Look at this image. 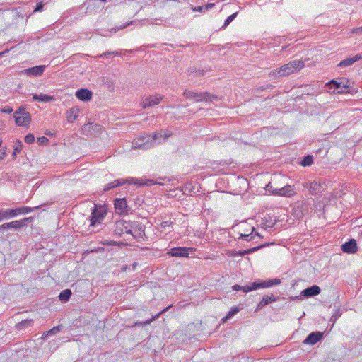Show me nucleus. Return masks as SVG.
<instances>
[{
    "instance_id": "c03bdc74",
    "label": "nucleus",
    "mask_w": 362,
    "mask_h": 362,
    "mask_svg": "<svg viewBox=\"0 0 362 362\" xmlns=\"http://www.w3.org/2000/svg\"><path fill=\"white\" fill-rule=\"evenodd\" d=\"M213 6L212 4H208L207 6H197V7H194L193 8V11H199V12H202V11H206L209 7H211Z\"/></svg>"
},
{
    "instance_id": "6e6552de",
    "label": "nucleus",
    "mask_w": 362,
    "mask_h": 362,
    "mask_svg": "<svg viewBox=\"0 0 362 362\" xmlns=\"http://www.w3.org/2000/svg\"><path fill=\"white\" fill-rule=\"evenodd\" d=\"M133 180H134L133 177H128L127 179L115 180L114 181L110 182L104 186L103 192H105L109 190L113 189L115 188L121 187L127 183L130 184V183H132V181H133Z\"/></svg>"
},
{
    "instance_id": "f03ea898",
    "label": "nucleus",
    "mask_w": 362,
    "mask_h": 362,
    "mask_svg": "<svg viewBox=\"0 0 362 362\" xmlns=\"http://www.w3.org/2000/svg\"><path fill=\"white\" fill-rule=\"evenodd\" d=\"M304 66V64L300 60H294L288 62L286 64H284L281 67L278 69H275L272 71L269 75L270 76H286L289 74L293 73L295 71L300 70Z\"/></svg>"
},
{
    "instance_id": "c756f323",
    "label": "nucleus",
    "mask_w": 362,
    "mask_h": 362,
    "mask_svg": "<svg viewBox=\"0 0 362 362\" xmlns=\"http://www.w3.org/2000/svg\"><path fill=\"white\" fill-rule=\"evenodd\" d=\"M33 324V320H24L16 324V327L18 329H23L31 327Z\"/></svg>"
},
{
    "instance_id": "393cba45",
    "label": "nucleus",
    "mask_w": 362,
    "mask_h": 362,
    "mask_svg": "<svg viewBox=\"0 0 362 362\" xmlns=\"http://www.w3.org/2000/svg\"><path fill=\"white\" fill-rule=\"evenodd\" d=\"M216 98V96L214 95L210 94L208 92H204V93H197V98H194L196 102H201V101H212L213 99Z\"/></svg>"
},
{
    "instance_id": "37998d69",
    "label": "nucleus",
    "mask_w": 362,
    "mask_h": 362,
    "mask_svg": "<svg viewBox=\"0 0 362 362\" xmlns=\"http://www.w3.org/2000/svg\"><path fill=\"white\" fill-rule=\"evenodd\" d=\"M342 314V312L337 309L335 313L332 315L330 318V321L334 323L338 317H339Z\"/></svg>"
},
{
    "instance_id": "09e8293b",
    "label": "nucleus",
    "mask_w": 362,
    "mask_h": 362,
    "mask_svg": "<svg viewBox=\"0 0 362 362\" xmlns=\"http://www.w3.org/2000/svg\"><path fill=\"white\" fill-rule=\"evenodd\" d=\"M88 125L90 126L89 127H91L95 131H100L102 128V127L98 124H93V123H88Z\"/></svg>"
},
{
    "instance_id": "c85d7f7f",
    "label": "nucleus",
    "mask_w": 362,
    "mask_h": 362,
    "mask_svg": "<svg viewBox=\"0 0 362 362\" xmlns=\"http://www.w3.org/2000/svg\"><path fill=\"white\" fill-rule=\"evenodd\" d=\"M171 306L172 305L168 306L167 308H165V309L161 310L160 313H158L157 315L153 316L152 318H151V319H149V320H146L145 322H136L135 325L145 326V325H150L153 320H156L160 316V315L165 313L170 308H171Z\"/></svg>"
},
{
    "instance_id": "13d9d810",
    "label": "nucleus",
    "mask_w": 362,
    "mask_h": 362,
    "mask_svg": "<svg viewBox=\"0 0 362 362\" xmlns=\"http://www.w3.org/2000/svg\"><path fill=\"white\" fill-rule=\"evenodd\" d=\"M131 23H132V22L130 23V24H131ZM128 25H129V23H128V24H126V25H124L121 26V28H126Z\"/></svg>"
},
{
    "instance_id": "a18cd8bd",
    "label": "nucleus",
    "mask_w": 362,
    "mask_h": 362,
    "mask_svg": "<svg viewBox=\"0 0 362 362\" xmlns=\"http://www.w3.org/2000/svg\"><path fill=\"white\" fill-rule=\"evenodd\" d=\"M111 55L117 56L119 55L118 52H105L100 55H98V57L104 58V57H108Z\"/></svg>"
},
{
    "instance_id": "5701e85b",
    "label": "nucleus",
    "mask_w": 362,
    "mask_h": 362,
    "mask_svg": "<svg viewBox=\"0 0 362 362\" xmlns=\"http://www.w3.org/2000/svg\"><path fill=\"white\" fill-rule=\"evenodd\" d=\"M276 300H277V298L275 296H274L273 295H271V296H267H267H264L262 297V300L258 303V305L257 306V308H256V311L257 310H259L260 309H262L265 305H268L269 303L276 302Z\"/></svg>"
},
{
    "instance_id": "0e129e2a",
    "label": "nucleus",
    "mask_w": 362,
    "mask_h": 362,
    "mask_svg": "<svg viewBox=\"0 0 362 362\" xmlns=\"http://www.w3.org/2000/svg\"><path fill=\"white\" fill-rule=\"evenodd\" d=\"M1 144H2V141H1V139H0V146L1 145Z\"/></svg>"
},
{
    "instance_id": "bb28decb",
    "label": "nucleus",
    "mask_w": 362,
    "mask_h": 362,
    "mask_svg": "<svg viewBox=\"0 0 362 362\" xmlns=\"http://www.w3.org/2000/svg\"><path fill=\"white\" fill-rule=\"evenodd\" d=\"M206 72V70L195 66H190L187 69L188 75L194 76H204Z\"/></svg>"
},
{
    "instance_id": "58836bf2",
    "label": "nucleus",
    "mask_w": 362,
    "mask_h": 362,
    "mask_svg": "<svg viewBox=\"0 0 362 362\" xmlns=\"http://www.w3.org/2000/svg\"><path fill=\"white\" fill-rule=\"evenodd\" d=\"M183 95L187 99H190V98L194 99L197 98V93L194 92V91L189 90H185L183 92Z\"/></svg>"
},
{
    "instance_id": "052dcab7",
    "label": "nucleus",
    "mask_w": 362,
    "mask_h": 362,
    "mask_svg": "<svg viewBox=\"0 0 362 362\" xmlns=\"http://www.w3.org/2000/svg\"><path fill=\"white\" fill-rule=\"evenodd\" d=\"M255 235H257V236L261 237V235H259V233H255Z\"/></svg>"
},
{
    "instance_id": "473e14b6",
    "label": "nucleus",
    "mask_w": 362,
    "mask_h": 362,
    "mask_svg": "<svg viewBox=\"0 0 362 362\" xmlns=\"http://www.w3.org/2000/svg\"><path fill=\"white\" fill-rule=\"evenodd\" d=\"M266 191L269 192L272 194L277 195L278 194V187L275 186V183L273 182H269L266 185Z\"/></svg>"
},
{
    "instance_id": "ddd939ff",
    "label": "nucleus",
    "mask_w": 362,
    "mask_h": 362,
    "mask_svg": "<svg viewBox=\"0 0 362 362\" xmlns=\"http://www.w3.org/2000/svg\"><path fill=\"white\" fill-rule=\"evenodd\" d=\"M171 135L172 134L167 129H161L151 134L152 137L155 138V144L156 142L159 144L165 142Z\"/></svg>"
},
{
    "instance_id": "603ef678",
    "label": "nucleus",
    "mask_w": 362,
    "mask_h": 362,
    "mask_svg": "<svg viewBox=\"0 0 362 362\" xmlns=\"http://www.w3.org/2000/svg\"><path fill=\"white\" fill-rule=\"evenodd\" d=\"M25 110L22 107H19L14 113V115H22L23 111Z\"/></svg>"
},
{
    "instance_id": "cd10ccee",
    "label": "nucleus",
    "mask_w": 362,
    "mask_h": 362,
    "mask_svg": "<svg viewBox=\"0 0 362 362\" xmlns=\"http://www.w3.org/2000/svg\"><path fill=\"white\" fill-rule=\"evenodd\" d=\"M132 182L137 186H143V185L151 186V185H153L158 183L157 182H156L151 179H146L145 180H143L141 179H135V178H134V180L132 181Z\"/></svg>"
},
{
    "instance_id": "412c9836",
    "label": "nucleus",
    "mask_w": 362,
    "mask_h": 362,
    "mask_svg": "<svg viewBox=\"0 0 362 362\" xmlns=\"http://www.w3.org/2000/svg\"><path fill=\"white\" fill-rule=\"evenodd\" d=\"M269 245H270L269 243H267V244H263V245H259V246H257V247H254L252 248L247 249V250H240V251H235H235L233 252L232 255L233 256L243 257L245 255L252 253V252H254L255 251H257L258 250H259L261 248H263V247H264L266 246H268Z\"/></svg>"
},
{
    "instance_id": "b1692460",
    "label": "nucleus",
    "mask_w": 362,
    "mask_h": 362,
    "mask_svg": "<svg viewBox=\"0 0 362 362\" xmlns=\"http://www.w3.org/2000/svg\"><path fill=\"white\" fill-rule=\"evenodd\" d=\"M79 113V109L76 107L70 108L66 112V118L68 122H74L78 117Z\"/></svg>"
},
{
    "instance_id": "a211bd4d",
    "label": "nucleus",
    "mask_w": 362,
    "mask_h": 362,
    "mask_svg": "<svg viewBox=\"0 0 362 362\" xmlns=\"http://www.w3.org/2000/svg\"><path fill=\"white\" fill-rule=\"evenodd\" d=\"M115 211L118 214H123L127 211V203L125 198L116 199L115 200Z\"/></svg>"
},
{
    "instance_id": "e433bc0d",
    "label": "nucleus",
    "mask_w": 362,
    "mask_h": 362,
    "mask_svg": "<svg viewBox=\"0 0 362 362\" xmlns=\"http://www.w3.org/2000/svg\"><path fill=\"white\" fill-rule=\"evenodd\" d=\"M253 231H255V228L254 227L252 228V231H251L250 233H249V234H243V233H241L238 239V240H245L247 241H250V240H252L254 238V236H255L252 234Z\"/></svg>"
},
{
    "instance_id": "a878e982",
    "label": "nucleus",
    "mask_w": 362,
    "mask_h": 362,
    "mask_svg": "<svg viewBox=\"0 0 362 362\" xmlns=\"http://www.w3.org/2000/svg\"><path fill=\"white\" fill-rule=\"evenodd\" d=\"M33 100L34 101H42L45 103H49L54 101L55 100L54 96L52 95H48L46 94H35L33 96Z\"/></svg>"
},
{
    "instance_id": "680f3d73",
    "label": "nucleus",
    "mask_w": 362,
    "mask_h": 362,
    "mask_svg": "<svg viewBox=\"0 0 362 362\" xmlns=\"http://www.w3.org/2000/svg\"><path fill=\"white\" fill-rule=\"evenodd\" d=\"M3 54H4V53H3V52H1V53H0V57H1V56H3Z\"/></svg>"
},
{
    "instance_id": "8fccbe9b",
    "label": "nucleus",
    "mask_w": 362,
    "mask_h": 362,
    "mask_svg": "<svg viewBox=\"0 0 362 362\" xmlns=\"http://www.w3.org/2000/svg\"><path fill=\"white\" fill-rule=\"evenodd\" d=\"M1 111L4 113L10 114L13 112V108L11 107H5L4 108L1 109Z\"/></svg>"
},
{
    "instance_id": "39448f33",
    "label": "nucleus",
    "mask_w": 362,
    "mask_h": 362,
    "mask_svg": "<svg viewBox=\"0 0 362 362\" xmlns=\"http://www.w3.org/2000/svg\"><path fill=\"white\" fill-rule=\"evenodd\" d=\"M133 222L127 221L125 220H119L115 223V233L121 236L124 233L130 234Z\"/></svg>"
},
{
    "instance_id": "423d86ee",
    "label": "nucleus",
    "mask_w": 362,
    "mask_h": 362,
    "mask_svg": "<svg viewBox=\"0 0 362 362\" xmlns=\"http://www.w3.org/2000/svg\"><path fill=\"white\" fill-rule=\"evenodd\" d=\"M32 221V218H24L19 221H13L9 223H5L0 226V232H3L6 229L18 230L25 226L28 223Z\"/></svg>"
},
{
    "instance_id": "1a4fd4ad",
    "label": "nucleus",
    "mask_w": 362,
    "mask_h": 362,
    "mask_svg": "<svg viewBox=\"0 0 362 362\" xmlns=\"http://www.w3.org/2000/svg\"><path fill=\"white\" fill-rule=\"evenodd\" d=\"M326 86L329 89H332L334 93H343L348 90V86L343 84L341 82H337L336 80H331L326 83Z\"/></svg>"
},
{
    "instance_id": "6ab92c4d",
    "label": "nucleus",
    "mask_w": 362,
    "mask_h": 362,
    "mask_svg": "<svg viewBox=\"0 0 362 362\" xmlns=\"http://www.w3.org/2000/svg\"><path fill=\"white\" fill-rule=\"evenodd\" d=\"M188 250L187 247H174L169 250L168 252L172 257H188Z\"/></svg>"
},
{
    "instance_id": "2eb2a0df",
    "label": "nucleus",
    "mask_w": 362,
    "mask_h": 362,
    "mask_svg": "<svg viewBox=\"0 0 362 362\" xmlns=\"http://www.w3.org/2000/svg\"><path fill=\"white\" fill-rule=\"evenodd\" d=\"M357 243L354 239H351L342 244L341 249L344 252L351 254L357 251Z\"/></svg>"
},
{
    "instance_id": "4be33fe9",
    "label": "nucleus",
    "mask_w": 362,
    "mask_h": 362,
    "mask_svg": "<svg viewBox=\"0 0 362 362\" xmlns=\"http://www.w3.org/2000/svg\"><path fill=\"white\" fill-rule=\"evenodd\" d=\"M361 59H362L361 56L359 54H356L354 57H349V58H346V59L341 61L337 64V66L339 68L347 67V66L352 65L354 63L360 60Z\"/></svg>"
},
{
    "instance_id": "20e7f679",
    "label": "nucleus",
    "mask_w": 362,
    "mask_h": 362,
    "mask_svg": "<svg viewBox=\"0 0 362 362\" xmlns=\"http://www.w3.org/2000/svg\"><path fill=\"white\" fill-rule=\"evenodd\" d=\"M106 214V210L102 205L95 204L89 216L90 226H95L102 222Z\"/></svg>"
},
{
    "instance_id": "3c124183",
    "label": "nucleus",
    "mask_w": 362,
    "mask_h": 362,
    "mask_svg": "<svg viewBox=\"0 0 362 362\" xmlns=\"http://www.w3.org/2000/svg\"><path fill=\"white\" fill-rule=\"evenodd\" d=\"M43 6H44V5L42 3L37 4L34 9V11L35 12L42 11L43 9Z\"/></svg>"
},
{
    "instance_id": "9b49d317",
    "label": "nucleus",
    "mask_w": 362,
    "mask_h": 362,
    "mask_svg": "<svg viewBox=\"0 0 362 362\" xmlns=\"http://www.w3.org/2000/svg\"><path fill=\"white\" fill-rule=\"evenodd\" d=\"M14 117L18 126L28 127L31 121L30 114L25 110L23 111L22 115H14Z\"/></svg>"
},
{
    "instance_id": "79ce46f5",
    "label": "nucleus",
    "mask_w": 362,
    "mask_h": 362,
    "mask_svg": "<svg viewBox=\"0 0 362 362\" xmlns=\"http://www.w3.org/2000/svg\"><path fill=\"white\" fill-rule=\"evenodd\" d=\"M18 145L15 147L14 151L13 152V156L16 157L17 153H19L22 149L23 144L21 141H17Z\"/></svg>"
},
{
    "instance_id": "4468645a",
    "label": "nucleus",
    "mask_w": 362,
    "mask_h": 362,
    "mask_svg": "<svg viewBox=\"0 0 362 362\" xmlns=\"http://www.w3.org/2000/svg\"><path fill=\"white\" fill-rule=\"evenodd\" d=\"M45 67L46 66L45 65L35 66L30 68H28L25 69L23 72L28 76L37 77L42 75L45 70Z\"/></svg>"
},
{
    "instance_id": "4d7b16f0",
    "label": "nucleus",
    "mask_w": 362,
    "mask_h": 362,
    "mask_svg": "<svg viewBox=\"0 0 362 362\" xmlns=\"http://www.w3.org/2000/svg\"><path fill=\"white\" fill-rule=\"evenodd\" d=\"M167 225H168V222H167V221H165V222H163V223L161 224V226H163V227L166 226Z\"/></svg>"
},
{
    "instance_id": "4c0bfd02",
    "label": "nucleus",
    "mask_w": 362,
    "mask_h": 362,
    "mask_svg": "<svg viewBox=\"0 0 362 362\" xmlns=\"http://www.w3.org/2000/svg\"><path fill=\"white\" fill-rule=\"evenodd\" d=\"M238 15V12H235L233 14H231L230 16H229L228 17H227V18L225 20V22H224V25L223 26V28H226L237 16Z\"/></svg>"
},
{
    "instance_id": "f8f14e48",
    "label": "nucleus",
    "mask_w": 362,
    "mask_h": 362,
    "mask_svg": "<svg viewBox=\"0 0 362 362\" xmlns=\"http://www.w3.org/2000/svg\"><path fill=\"white\" fill-rule=\"evenodd\" d=\"M323 337V333L321 332H313L308 335L305 339L303 341L304 344L314 345L320 341Z\"/></svg>"
},
{
    "instance_id": "49530a36",
    "label": "nucleus",
    "mask_w": 362,
    "mask_h": 362,
    "mask_svg": "<svg viewBox=\"0 0 362 362\" xmlns=\"http://www.w3.org/2000/svg\"><path fill=\"white\" fill-rule=\"evenodd\" d=\"M34 141H35V136L32 134H28L25 137V143H27L28 144H33L34 142Z\"/></svg>"
},
{
    "instance_id": "aec40b11",
    "label": "nucleus",
    "mask_w": 362,
    "mask_h": 362,
    "mask_svg": "<svg viewBox=\"0 0 362 362\" xmlns=\"http://www.w3.org/2000/svg\"><path fill=\"white\" fill-rule=\"evenodd\" d=\"M76 96L78 99L86 102L91 99L92 92L86 88H81L76 92Z\"/></svg>"
},
{
    "instance_id": "0eeeda50",
    "label": "nucleus",
    "mask_w": 362,
    "mask_h": 362,
    "mask_svg": "<svg viewBox=\"0 0 362 362\" xmlns=\"http://www.w3.org/2000/svg\"><path fill=\"white\" fill-rule=\"evenodd\" d=\"M132 225L133 227L132 228L130 235L138 241L144 240L145 236L144 226L138 222H133Z\"/></svg>"
},
{
    "instance_id": "f704fd0d",
    "label": "nucleus",
    "mask_w": 362,
    "mask_h": 362,
    "mask_svg": "<svg viewBox=\"0 0 362 362\" xmlns=\"http://www.w3.org/2000/svg\"><path fill=\"white\" fill-rule=\"evenodd\" d=\"M5 219L16 217L17 216L16 209H6L3 211Z\"/></svg>"
},
{
    "instance_id": "9d476101",
    "label": "nucleus",
    "mask_w": 362,
    "mask_h": 362,
    "mask_svg": "<svg viewBox=\"0 0 362 362\" xmlns=\"http://www.w3.org/2000/svg\"><path fill=\"white\" fill-rule=\"evenodd\" d=\"M163 98V95L159 94L148 95L141 103V106L143 109H146L148 107L156 105L160 103Z\"/></svg>"
},
{
    "instance_id": "a19ab883",
    "label": "nucleus",
    "mask_w": 362,
    "mask_h": 362,
    "mask_svg": "<svg viewBox=\"0 0 362 362\" xmlns=\"http://www.w3.org/2000/svg\"><path fill=\"white\" fill-rule=\"evenodd\" d=\"M320 185L316 182H313L310 183L309 190L311 193L315 194L317 193V190L318 189Z\"/></svg>"
},
{
    "instance_id": "ea45409f",
    "label": "nucleus",
    "mask_w": 362,
    "mask_h": 362,
    "mask_svg": "<svg viewBox=\"0 0 362 362\" xmlns=\"http://www.w3.org/2000/svg\"><path fill=\"white\" fill-rule=\"evenodd\" d=\"M62 325L55 326L53 328H52L49 331L47 332L46 336L48 335H54L59 332L62 329Z\"/></svg>"
},
{
    "instance_id": "5fc2aeb1",
    "label": "nucleus",
    "mask_w": 362,
    "mask_h": 362,
    "mask_svg": "<svg viewBox=\"0 0 362 362\" xmlns=\"http://www.w3.org/2000/svg\"><path fill=\"white\" fill-rule=\"evenodd\" d=\"M352 33H362V26L353 29Z\"/></svg>"
},
{
    "instance_id": "c9c22d12",
    "label": "nucleus",
    "mask_w": 362,
    "mask_h": 362,
    "mask_svg": "<svg viewBox=\"0 0 362 362\" xmlns=\"http://www.w3.org/2000/svg\"><path fill=\"white\" fill-rule=\"evenodd\" d=\"M313 163V157L310 155H308L303 157L300 164L302 166H310Z\"/></svg>"
},
{
    "instance_id": "7c9ffc66",
    "label": "nucleus",
    "mask_w": 362,
    "mask_h": 362,
    "mask_svg": "<svg viewBox=\"0 0 362 362\" xmlns=\"http://www.w3.org/2000/svg\"><path fill=\"white\" fill-rule=\"evenodd\" d=\"M40 206L35 207L23 206L20 208H16L17 216L18 214H26L29 212L33 211L35 209H38Z\"/></svg>"
},
{
    "instance_id": "de8ad7c7",
    "label": "nucleus",
    "mask_w": 362,
    "mask_h": 362,
    "mask_svg": "<svg viewBox=\"0 0 362 362\" xmlns=\"http://www.w3.org/2000/svg\"><path fill=\"white\" fill-rule=\"evenodd\" d=\"M39 145H46L49 143V139L45 136H41L37 139Z\"/></svg>"
},
{
    "instance_id": "72a5a7b5",
    "label": "nucleus",
    "mask_w": 362,
    "mask_h": 362,
    "mask_svg": "<svg viewBox=\"0 0 362 362\" xmlns=\"http://www.w3.org/2000/svg\"><path fill=\"white\" fill-rule=\"evenodd\" d=\"M240 311V308L238 307L232 308L227 315L222 319V321L223 322H226L227 320L230 319L232 317H233L235 315H236Z\"/></svg>"
},
{
    "instance_id": "f3484780",
    "label": "nucleus",
    "mask_w": 362,
    "mask_h": 362,
    "mask_svg": "<svg viewBox=\"0 0 362 362\" xmlns=\"http://www.w3.org/2000/svg\"><path fill=\"white\" fill-rule=\"evenodd\" d=\"M320 288L317 285L311 286L301 291V296L305 298H310L320 293Z\"/></svg>"
},
{
    "instance_id": "2f4dec72",
    "label": "nucleus",
    "mask_w": 362,
    "mask_h": 362,
    "mask_svg": "<svg viewBox=\"0 0 362 362\" xmlns=\"http://www.w3.org/2000/svg\"><path fill=\"white\" fill-rule=\"evenodd\" d=\"M71 291L70 289L63 290L59 296V298L62 302H67L71 296Z\"/></svg>"
},
{
    "instance_id": "f257e3e1",
    "label": "nucleus",
    "mask_w": 362,
    "mask_h": 362,
    "mask_svg": "<svg viewBox=\"0 0 362 362\" xmlns=\"http://www.w3.org/2000/svg\"><path fill=\"white\" fill-rule=\"evenodd\" d=\"M281 283V280L278 279H273L269 280L261 281L259 282L255 281L250 283L249 285H246L244 286L235 284L233 286L232 288L234 291L241 290L243 292L247 293L252 291L253 290H257L259 288H269L275 285H279Z\"/></svg>"
},
{
    "instance_id": "864d4df0",
    "label": "nucleus",
    "mask_w": 362,
    "mask_h": 362,
    "mask_svg": "<svg viewBox=\"0 0 362 362\" xmlns=\"http://www.w3.org/2000/svg\"><path fill=\"white\" fill-rule=\"evenodd\" d=\"M274 86L273 85H269V86H261L259 88H258L259 90H266V89H268V88H272Z\"/></svg>"
},
{
    "instance_id": "dca6fc26",
    "label": "nucleus",
    "mask_w": 362,
    "mask_h": 362,
    "mask_svg": "<svg viewBox=\"0 0 362 362\" xmlns=\"http://www.w3.org/2000/svg\"><path fill=\"white\" fill-rule=\"evenodd\" d=\"M296 194L295 188L290 185H286L282 187H278L279 196L291 197Z\"/></svg>"
},
{
    "instance_id": "6e6d98bb",
    "label": "nucleus",
    "mask_w": 362,
    "mask_h": 362,
    "mask_svg": "<svg viewBox=\"0 0 362 362\" xmlns=\"http://www.w3.org/2000/svg\"><path fill=\"white\" fill-rule=\"evenodd\" d=\"M5 219L3 211H0V221Z\"/></svg>"
},
{
    "instance_id": "69168bd1",
    "label": "nucleus",
    "mask_w": 362,
    "mask_h": 362,
    "mask_svg": "<svg viewBox=\"0 0 362 362\" xmlns=\"http://www.w3.org/2000/svg\"><path fill=\"white\" fill-rule=\"evenodd\" d=\"M101 1L105 2V1H107V0H101Z\"/></svg>"
},
{
    "instance_id": "e2e57ef3",
    "label": "nucleus",
    "mask_w": 362,
    "mask_h": 362,
    "mask_svg": "<svg viewBox=\"0 0 362 362\" xmlns=\"http://www.w3.org/2000/svg\"><path fill=\"white\" fill-rule=\"evenodd\" d=\"M3 54H4V53H3V52H1V53H0V57H1V56H3Z\"/></svg>"
},
{
    "instance_id": "7ed1b4c3",
    "label": "nucleus",
    "mask_w": 362,
    "mask_h": 362,
    "mask_svg": "<svg viewBox=\"0 0 362 362\" xmlns=\"http://www.w3.org/2000/svg\"><path fill=\"white\" fill-rule=\"evenodd\" d=\"M135 148L147 150L155 146V138L151 134H141L132 142Z\"/></svg>"
},
{
    "instance_id": "bf43d9fd",
    "label": "nucleus",
    "mask_w": 362,
    "mask_h": 362,
    "mask_svg": "<svg viewBox=\"0 0 362 362\" xmlns=\"http://www.w3.org/2000/svg\"><path fill=\"white\" fill-rule=\"evenodd\" d=\"M266 226H267V227H269V228H271V227H272V226H273V224H268V225H266Z\"/></svg>"
}]
</instances>
